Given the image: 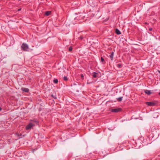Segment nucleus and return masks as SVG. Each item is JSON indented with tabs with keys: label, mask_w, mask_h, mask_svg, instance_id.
<instances>
[{
	"label": "nucleus",
	"mask_w": 160,
	"mask_h": 160,
	"mask_svg": "<svg viewBox=\"0 0 160 160\" xmlns=\"http://www.w3.org/2000/svg\"><path fill=\"white\" fill-rule=\"evenodd\" d=\"M2 110V108H1L0 107V111H1Z\"/></svg>",
	"instance_id": "412c9836"
},
{
	"label": "nucleus",
	"mask_w": 160,
	"mask_h": 160,
	"mask_svg": "<svg viewBox=\"0 0 160 160\" xmlns=\"http://www.w3.org/2000/svg\"><path fill=\"white\" fill-rule=\"evenodd\" d=\"M118 66L119 68H121L122 67V65L120 64H118Z\"/></svg>",
	"instance_id": "a211bd4d"
},
{
	"label": "nucleus",
	"mask_w": 160,
	"mask_h": 160,
	"mask_svg": "<svg viewBox=\"0 0 160 160\" xmlns=\"http://www.w3.org/2000/svg\"><path fill=\"white\" fill-rule=\"evenodd\" d=\"M77 18H78V17H76V19L78 20V19Z\"/></svg>",
	"instance_id": "4be33fe9"
},
{
	"label": "nucleus",
	"mask_w": 160,
	"mask_h": 160,
	"mask_svg": "<svg viewBox=\"0 0 160 160\" xmlns=\"http://www.w3.org/2000/svg\"><path fill=\"white\" fill-rule=\"evenodd\" d=\"M83 38V37L82 36H81L79 38V39L80 40H82Z\"/></svg>",
	"instance_id": "dca6fc26"
},
{
	"label": "nucleus",
	"mask_w": 160,
	"mask_h": 160,
	"mask_svg": "<svg viewBox=\"0 0 160 160\" xmlns=\"http://www.w3.org/2000/svg\"><path fill=\"white\" fill-rule=\"evenodd\" d=\"M113 56L114 52H112L109 56V57L111 60H113Z\"/></svg>",
	"instance_id": "0eeeda50"
},
{
	"label": "nucleus",
	"mask_w": 160,
	"mask_h": 160,
	"mask_svg": "<svg viewBox=\"0 0 160 160\" xmlns=\"http://www.w3.org/2000/svg\"><path fill=\"white\" fill-rule=\"evenodd\" d=\"M21 49L24 51H28V47L27 44L25 43H23L21 46Z\"/></svg>",
	"instance_id": "f257e3e1"
},
{
	"label": "nucleus",
	"mask_w": 160,
	"mask_h": 160,
	"mask_svg": "<svg viewBox=\"0 0 160 160\" xmlns=\"http://www.w3.org/2000/svg\"><path fill=\"white\" fill-rule=\"evenodd\" d=\"M158 72L160 73V71H158Z\"/></svg>",
	"instance_id": "5701e85b"
},
{
	"label": "nucleus",
	"mask_w": 160,
	"mask_h": 160,
	"mask_svg": "<svg viewBox=\"0 0 160 160\" xmlns=\"http://www.w3.org/2000/svg\"><path fill=\"white\" fill-rule=\"evenodd\" d=\"M104 59L103 58V57H102L101 58V61L102 62H104Z\"/></svg>",
	"instance_id": "f3484780"
},
{
	"label": "nucleus",
	"mask_w": 160,
	"mask_h": 160,
	"mask_svg": "<svg viewBox=\"0 0 160 160\" xmlns=\"http://www.w3.org/2000/svg\"><path fill=\"white\" fill-rule=\"evenodd\" d=\"M81 77L82 78L84 77V76L82 74H81Z\"/></svg>",
	"instance_id": "6ab92c4d"
},
{
	"label": "nucleus",
	"mask_w": 160,
	"mask_h": 160,
	"mask_svg": "<svg viewBox=\"0 0 160 160\" xmlns=\"http://www.w3.org/2000/svg\"><path fill=\"white\" fill-rule=\"evenodd\" d=\"M146 104L149 106H155L157 103L154 102H146Z\"/></svg>",
	"instance_id": "f03ea898"
},
{
	"label": "nucleus",
	"mask_w": 160,
	"mask_h": 160,
	"mask_svg": "<svg viewBox=\"0 0 160 160\" xmlns=\"http://www.w3.org/2000/svg\"><path fill=\"white\" fill-rule=\"evenodd\" d=\"M51 96L54 99H56L57 98V97L56 96H54L52 94L51 95Z\"/></svg>",
	"instance_id": "2eb2a0df"
},
{
	"label": "nucleus",
	"mask_w": 160,
	"mask_h": 160,
	"mask_svg": "<svg viewBox=\"0 0 160 160\" xmlns=\"http://www.w3.org/2000/svg\"><path fill=\"white\" fill-rule=\"evenodd\" d=\"M33 126V124L32 123H29L26 127V130H29Z\"/></svg>",
	"instance_id": "20e7f679"
},
{
	"label": "nucleus",
	"mask_w": 160,
	"mask_h": 160,
	"mask_svg": "<svg viewBox=\"0 0 160 160\" xmlns=\"http://www.w3.org/2000/svg\"><path fill=\"white\" fill-rule=\"evenodd\" d=\"M123 97H120L118 98H117V100L118 101L121 102L122 101V98Z\"/></svg>",
	"instance_id": "9b49d317"
},
{
	"label": "nucleus",
	"mask_w": 160,
	"mask_h": 160,
	"mask_svg": "<svg viewBox=\"0 0 160 160\" xmlns=\"http://www.w3.org/2000/svg\"><path fill=\"white\" fill-rule=\"evenodd\" d=\"M92 77L94 78H96L97 77V75L98 74V73L96 72H93V73Z\"/></svg>",
	"instance_id": "6e6552de"
},
{
	"label": "nucleus",
	"mask_w": 160,
	"mask_h": 160,
	"mask_svg": "<svg viewBox=\"0 0 160 160\" xmlns=\"http://www.w3.org/2000/svg\"><path fill=\"white\" fill-rule=\"evenodd\" d=\"M115 32L118 35H120L121 34V32L118 29H116L115 30Z\"/></svg>",
	"instance_id": "1a4fd4ad"
},
{
	"label": "nucleus",
	"mask_w": 160,
	"mask_h": 160,
	"mask_svg": "<svg viewBox=\"0 0 160 160\" xmlns=\"http://www.w3.org/2000/svg\"><path fill=\"white\" fill-rule=\"evenodd\" d=\"M63 79L64 81H67L68 80V78L66 76H64Z\"/></svg>",
	"instance_id": "ddd939ff"
},
{
	"label": "nucleus",
	"mask_w": 160,
	"mask_h": 160,
	"mask_svg": "<svg viewBox=\"0 0 160 160\" xmlns=\"http://www.w3.org/2000/svg\"><path fill=\"white\" fill-rule=\"evenodd\" d=\"M122 109L120 108H116L112 109L111 110L112 112H118L121 111Z\"/></svg>",
	"instance_id": "7ed1b4c3"
},
{
	"label": "nucleus",
	"mask_w": 160,
	"mask_h": 160,
	"mask_svg": "<svg viewBox=\"0 0 160 160\" xmlns=\"http://www.w3.org/2000/svg\"><path fill=\"white\" fill-rule=\"evenodd\" d=\"M152 30V28H150L149 29V30L150 31H151Z\"/></svg>",
	"instance_id": "aec40b11"
},
{
	"label": "nucleus",
	"mask_w": 160,
	"mask_h": 160,
	"mask_svg": "<svg viewBox=\"0 0 160 160\" xmlns=\"http://www.w3.org/2000/svg\"><path fill=\"white\" fill-rule=\"evenodd\" d=\"M51 13V11H47L45 12V14L47 16L49 15Z\"/></svg>",
	"instance_id": "9d476101"
},
{
	"label": "nucleus",
	"mask_w": 160,
	"mask_h": 160,
	"mask_svg": "<svg viewBox=\"0 0 160 160\" xmlns=\"http://www.w3.org/2000/svg\"><path fill=\"white\" fill-rule=\"evenodd\" d=\"M72 47L70 46L69 48V51L70 52H71L72 50Z\"/></svg>",
	"instance_id": "4468645a"
},
{
	"label": "nucleus",
	"mask_w": 160,
	"mask_h": 160,
	"mask_svg": "<svg viewBox=\"0 0 160 160\" xmlns=\"http://www.w3.org/2000/svg\"><path fill=\"white\" fill-rule=\"evenodd\" d=\"M53 82L57 84L58 82V80L57 79H54L53 80Z\"/></svg>",
	"instance_id": "f8f14e48"
},
{
	"label": "nucleus",
	"mask_w": 160,
	"mask_h": 160,
	"mask_svg": "<svg viewBox=\"0 0 160 160\" xmlns=\"http://www.w3.org/2000/svg\"><path fill=\"white\" fill-rule=\"evenodd\" d=\"M21 90L23 92H29V90L28 88H21Z\"/></svg>",
	"instance_id": "39448f33"
},
{
	"label": "nucleus",
	"mask_w": 160,
	"mask_h": 160,
	"mask_svg": "<svg viewBox=\"0 0 160 160\" xmlns=\"http://www.w3.org/2000/svg\"><path fill=\"white\" fill-rule=\"evenodd\" d=\"M20 9H18V11H20Z\"/></svg>",
	"instance_id": "b1692460"
},
{
	"label": "nucleus",
	"mask_w": 160,
	"mask_h": 160,
	"mask_svg": "<svg viewBox=\"0 0 160 160\" xmlns=\"http://www.w3.org/2000/svg\"><path fill=\"white\" fill-rule=\"evenodd\" d=\"M144 92L148 95H150L152 93V92H151V91L148 90H144Z\"/></svg>",
	"instance_id": "423d86ee"
},
{
	"label": "nucleus",
	"mask_w": 160,
	"mask_h": 160,
	"mask_svg": "<svg viewBox=\"0 0 160 160\" xmlns=\"http://www.w3.org/2000/svg\"><path fill=\"white\" fill-rule=\"evenodd\" d=\"M159 95H160V92H159Z\"/></svg>",
	"instance_id": "393cba45"
}]
</instances>
